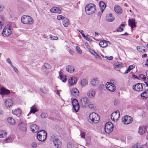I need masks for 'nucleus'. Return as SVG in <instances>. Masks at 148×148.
Here are the masks:
<instances>
[{"label":"nucleus","instance_id":"obj_12","mask_svg":"<svg viewBox=\"0 0 148 148\" xmlns=\"http://www.w3.org/2000/svg\"><path fill=\"white\" fill-rule=\"evenodd\" d=\"M89 101V99L86 97H84L80 99V103L84 107L87 106Z\"/></svg>","mask_w":148,"mask_h":148},{"label":"nucleus","instance_id":"obj_35","mask_svg":"<svg viewBox=\"0 0 148 148\" xmlns=\"http://www.w3.org/2000/svg\"><path fill=\"white\" fill-rule=\"evenodd\" d=\"M59 76L60 78V79L63 82H65L66 81L67 78L66 76L63 75H62L60 72H59Z\"/></svg>","mask_w":148,"mask_h":148},{"label":"nucleus","instance_id":"obj_39","mask_svg":"<svg viewBox=\"0 0 148 148\" xmlns=\"http://www.w3.org/2000/svg\"><path fill=\"white\" fill-rule=\"evenodd\" d=\"M133 148H144L143 145H141L137 144L136 145H134L132 147Z\"/></svg>","mask_w":148,"mask_h":148},{"label":"nucleus","instance_id":"obj_40","mask_svg":"<svg viewBox=\"0 0 148 148\" xmlns=\"http://www.w3.org/2000/svg\"><path fill=\"white\" fill-rule=\"evenodd\" d=\"M87 84V81L85 79H83L81 81V84L82 86H85Z\"/></svg>","mask_w":148,"mask_h":148},{"label":"nucleus","instance_id":"obj_3","mask_svg":"<svg viewBox=\"0 0 148 148\" xmlns=\"http://www.w3.org/2000/svg\"><path fill=\"white\" fill-rule=\"evenodd\" d=\"M50 140L53 142L55 146L57 148L60 147L61 143L59 140V137L56 135H53L51 136Z\"/></svg>","mask_w":148,"mask_h":148},{"label":"nucleus","instance_id":"obj_14","mask_svg":"<svg viewBox=\"0 0 148 148\" xmlns=\"http://www.w3.org/2000/svg\"><path fill=\"white\" fill-rule=\"evenodd\" d=\"M10 93V91L3 87L0 88V93L3 95H8Z\"/></svg>","mask_w":148,"mask_h":148},{"label":"nucleus","instance_id":"obj_13","mask_svg":"<svg viewBox=\"0 0 148 148\" xmlns=\"http://www.w3.org/2000/svg\"><path fill=\"white\" fill-rule=\"evenodd\" d=\"M123 121L125 124H128L132 122V118L130 116L127 115L125 116L124 118Z\"/></svg>","mask_w":148,"mask_h":148},{"label":"nucleus","instance_id":"obj_63","mask_svg":"<svg viewBox=\"0 0 148 148\" xmlns=\"http://www.w3.org/2000/svg\"><path fill=\"white\" fill-rule=\"evenodd\" d=\"M114 103L115 106H117L119 102L117 100H115L114 101Z\"/></svg>","mask_w":148,"mask_h":148},{"label":"nucleus","instance_id":"obj_52","mask_svg":"<svg viewBox=\"0 0 148 148\" xmlns=\"http://www.w3.org/2000/svg\"><path fill=\"white\" fill-rule=\"evenodd\" d=\"M114 65L115 68L120 67L121 66V65L118 63H116L114 64Z\"/></svg>","mask_w":148,"mask_h":148},{"label":"nucleus","instance_id":"obj_32","mask_svg":"<svg viewBox=\"0 0 148 148\" xmlns=\"http://www.w3.org/2000/svg\"><path fill=\"white\" fill-rule=\"evenodd\" d=\"M99 6L101 8V12H103L106 7V4L103 1H101L99 3Z\"/></svg>","mask_w":148,"mask_h":148},{"label":"nucleus","instance_id":"obj_55","mask_svg":"<svg viewBox=\"0 0 148 148\" xmlns=\"http://www.w3.org/2000/svg\"><path fill=\"white\" fill-rule=\"evenodd\" d=\"M135 67V66L133 65H130L128 66V68L129 69L130 71L133 69Z\"/></svg>","mask_w":148,"mask_h":148},{"label":"nucleus","instance_id":"obj_41","mask_svg":"<svg viewBox=\"0 0 148 148\" xmlns=\"http://www.w3.org/2000/svg\"><path fill=\"white\" fill-rule=\"evenodd\" d=\"M137 50L140 52H142V50L145 48L144 46H137L136 47Z\"/></svg>","mask_w":148,"mask_h":148},{"label":"nucleus","instance_id":"obj_29","mask_svg":"<svg viewBox=\"0 0 148 148\" xmlns=\"http://www.w3.org/2000/svg\"><path fill=\"white\" fill-rule=\"evenodd\" d=\"M99 45L100 47L105 48L108 45L107 41L105 40H103L102 41L100 42L99 43Z\"/></svg>","mask_w":148,"mask_h":148},{"label":"nucleus","instance_id":"obj_27","mask_svg":"<svg viewBox=\"0 0 148 148\" xmlns=\"http://www.w3.org/2000/svg\"><path fill=\"white\" fill-rule=\"evenodd\" d=\"M62 21V23L64 27H67L69 24V20L66 18H64Z\"/></svg>","mask_w":148,"mask_h":148},{"label":"nucleus","instance_id":"obj_50","mask_svg":"<svg viewBox=\"0 0 148 148\" xmlns=\"http://www.w3.org/2000/svg\"><path fill=\"white\" fill-rule=\"evenodd\" d=\"M96 58H101V56H99L97 53L95 52V53L92 54Z\"/></svg>","mask_w":148,"mask_h":148},{"label":"nucleus","instance_id":"obj_5","mask_svg":"<svg viewBox=\"0 0 148 148\" xmlns=\"http://www.w3.org/2000/svg\"><path fill=\"white\" fill-rule=\"evenodd\" d=\"M47 133L44 130L38 132V140L41 142L44 141L46 139Z\"/></svg>","mask_w":148,"mask_h":148},{"label":"nucleus","instance_id":"obj_42","mask_svg":"<svg viewBox=\"0 0 148 148\" xmlns=\"http://www.w3.org/2000/svg\"><path fill=\"white\" fill-rule=\"evenodd\" d=\"M40 91L43 93H47L48 92V90L45 88L40 89Z\"/></svg>","mask_w":148,"mask_h":148},{"label":"nucleus","instance_id":"obj_53","mask_svg":"<svg viewBox=\"0 0 148 148\" xmlns=\"http://www.w3.org/2000/svg\"><path fill=\"white\" fill-rule=\"evenodd\" d=\"M6 61L8 63L10 64L11 66H12V62H11V61L10 59V58H7L6 60Z\"/></svg>","mask_w":148,"mask_h":148},{"label":"nucleus","instance_id":"obj_25","mask_svg":"<svg viewBox=\"0 0 148 148\" xmlns=\"http://www.w3.org/2000/svg\"><path fill=\"white\" fill-rule=\"evenodd\" d=\"M90 83L93 86H97L99 83L98 78H95L91 79Z\"/></svg>","mask_w":148,"mask_h":148},{"label":"nucleus","instance_id":"obj_28","mask_svg":"<svg viewBox=\"0 0 148 148\" xmlns=\"http://www.w3.org/2000/svg\"><path fill=\"white\" fill-rule=\"evenodd\" d=\"M36 111H37V106L36 105H34L31 108L30 111L27 116H28L29 114H34Z\"/></svg>","mask_w":148,"mask_h":148},{"label":"nucleus","instance_id":"obj_49","mask_svg":"<svg viewBox=\"0 0 148 148\" xmlns=\"http://www.w3.org/2000/svg\"><path fill=\"white\" fill-rule=\"evenodd\" d=\"M80 135L81 138H85V134L84 132L81 131L80 132Z\"/></svg>","mask_w":148,"mask_h":148},{"label":"nucleus","instance_id":"obj_8","mask_svg":"<svg viewBox=\"0 0 148 148\" xmlns=\"http://www.w3.org/2000/svg\"><path fill=\"white\" fill-rule=\"evenodd\" d=\"M145 86V84H144L141 83H138L133 86V88L135 91H141L143 90V87Z\"/></svg>","mask_w":148,"mask_h":148},{"label":"nucleus","instance_id":"obj_36","mask_svg":"<svg viewBox=\"0 0 148 148\" xmlns=\"http://www.w3.org/2000/svg\"><path fill=\"white\" fill-rule=\"evenodd\" d=\"M6 132L3 131H0V138H3L5 137L7 135Z\"/></svg>","mask_w":148,"mask_h":148},{"label":"nucleus","instance_id":"obj_18","mask_svg":"<svg viewBox=\"0 0 148 148\" xmlns=\"http://www.w3.org/2000/svg\"><path fill=\"white\" fill-rule=\"evenodd\" d=\"M50 11L52 13H55L60 14L61 13V11L60 9L57 7H53L50 10Z\"/></svg>","mask_w":148,"mask_h":148},{"label":"nucleus","instance_id":"obj_21","mask_svg":"<svg viewBox=\"0 0 148 148\" xmlns=\"http://www.w3.org/2000/svg\"><path fill=\"white\" fill-rule=\"evenodd\" d=\"M12 112L13 114L18 116H20L22 112L21 110L20 109L18 108L15 109L14 111L12 110Z\"/></svg>","mask_w":148,"mask_h":148},{"label":"nucleus","instance_id":"obj_24","mask_svg":"<svg viewBox=\"0 0 148 148\" xmlns=\"http://www.w3.org/2000/svg\"><path fill=\"white\" fill-rule=\"evenodd\" d=\"M66 70L69 72L73 73L74 72L75 69L73 66L68 65L66 67Z\"/></svg>","mask_w":148,"mask_h":148},{"label":"nucleus","instance_id":"obj_37","mask_svg":"<svg viewBox=\"0 0 148 148\" xmlns=\"http://www.w3.org/2000/svg\"><path fill=\"white\" fill-rule=\"evenodd\" d=\"M4 23V19L3 18L0 16V29L1 28Z\"/></svg>","mask_w":148,"mask_h":148},{"label":"nucleus","instance_id":"obj_58","mask_svg":"<svg viewBox=\"0 0 148 148\" xmlns=\"http://www.w3.org/2000/svg\"><path fill=\"white\" fill-rule=\"evenodd\" d=\"M143 80L144 81V82L145 84L148 83V77H146V78H145Z\"/></svg>","mask_w":148,"mask_h":148},{"label":"nucleus","instance_id":"obj_31","mask_svg":"<svg viewBox=\"0 0 148 148\" xmlns=\"http://www.w3.org/2000/svg\"><path fill=\"white\" fill-rule=\"evenodd\" d=\"M69 82L71 85H73L76 83L77 80L75 77H71L69 79Z\"/></svg>","mask_w":148,"mask_h":148},{"label":"nucleus","instance_id":"obj_22","mask_svg":"<svg viewBox=\"0 0 148 148\" xmlns=\"http://www.w3.org/2000/svg\"><path fill=\"white\" fill-rule=\"evenodd\" d=\"M19 126V129L22 131H25L26 130V128L25 125L22 122L19 123L18 124Z\"/></svg>","mask_w":148,"mask_h":148},{"label":"nucleus","instance_id":"obj_6","mask_svg":"<svg viewBox=\"0 0 148 148\" xmlns=\"http://www.w3.org/2000/svg\"><path fill=\"white\" fill-rule=\"evenodd\" d=\"M12 27L10 25H7L3 29L2 35L4 37L9 36L12 34Z\"/></svg>","mask_w":148,"mask_h":148},{"label":"nucleus","instance_id":"obj_4","mask_svg":"<svg viewBox=\"0 0 148 148\" xmlns=\"http://www.w3.org/2000/svg\"><path fill=\"white\" fill-rule=\"evenodd\" d=\"M89 119L90 123H98L99 120V116L94 112L91 113L89 115Z\"/></svg>","mask_w":148,"mask_h":148},{"label":"nucleus","instance_id":"obj_43","mask_svg":"<svg viewBox=\"0 0 148 148\" xmlns=\"http://www.w3.org/2000/svg\"><path fill=\"white\" fill-rule=\"evenodd\" d=\"M75 48L77 51L78 53L81 54L82 53V50L78 46H76Z\"/></svg>","mask_w":148,"mask_h":148},{"label":"nucleus","instance_id":"obj_30","mask_svg":"<svg viewBox=\"0 0 148 148\" xmlns=\"http://www.w3.org/2000/svg\"><path fill=\"white\" fill-rule=\"evenodd\" d=\"M145 127L144 126H141L140 127L138 131V133L142 135L145 132Z\"/></svg>","mask_w":148,"mask_h":148},{"label":"nucleus","instance_id":"obj_56","mask_svg":"<svg viewBox=\"0 0 148 148\" xmlns=\"http://www.w3.org/2000/svg\"><path fill=\"white\" fill-rule=\"evenodd\" d=\"M11 66L13 69L14 70L15 72L17 73L18 72L17 69L13 65H12Z\"/></svg>","mask_w":148,"mask_h":148},{"label":"nucleus","instance_id":"obj_57","mask_svg":"<svg viewBox=\"0 0 148 148\" xmlns=\"http://www.w3.org/2000/svg\"><path fill=\"white\" fill-rule=\"evenodd\" d=\"M84 38L85 40L90 42L92 41L91 38L90 37H88L87 36H86Z\"/></svg>","mask_w":148,"mask_h":148},{"label":"nucleus","instance_id":"obj_61","mask_svg":"<svg viewBox=\"0 0 148 148\" xmlns=\"http://www.w3.org/2000/svg\"><path fill=\"white\" fill-rule=\"evenodd\" d=\"M132 77L136 79H139V77H138L136 75H132Z\"/></svg>","mask_w":148,"mask_h":148},{"label":"nucleus","instance_id":"obj_7","mask_svg":"<svg viewBox=\"0 0 148 148\" xmlns=\"http://www.w3.org/2000/svg\"><path fill=\"white\" fill-rule=\"evenodd\" d=\"M113 125L112 123L110 122L107 123L105 126V131L107 134L110 133L113 130Z\"/></svg>","mask_w":148,"mask_h":148},{"label":"nucleus","instance_id":"obj_47","mask_svg":"<svg viewBox=\"0 0 148 148\" xmlns=\"http://www.w3.org/2000/svg\"><path fill=\"white\" fill-rule=\"evenodd\" d=\"M65 17H63L62 15H58L57 17V18L58 20H62V21L63 20V18Z\"/></svg>","mask_w":148,"mask_h":148},{"label":"nucleus","instance_id":"obj_51","mask_svg":"<svg viewBox=\"0 0 148 148\" xmlns=\"http://www.w3.org/2000/svg\"><path fill=\"white\" fill-rule=\"evenodd\" d=\"M32 148H36L37 143L36 142H33L32 144Z\"/></svg>","mask_w":148,"mask_h":148},{"label":"nucleus","instance_id":"obj_26","mask_svg":"<svg viewBox=\"0 0 148 148\" xmlns=\"http://www.w3.org/2000/svg\"><path fill=\"white\" fill-rule=\"evenodd\" d=\"M115 11L119 14H121L122 13L121 8L119 6H115L114 7Z\"/></svg>","mask_w":148,"mask_h":148},{"label":"nucleus","instance_id":"obj_44","mask_svg":"<svg viewBox=\"0 0 148 148\" xmlns=\"http://www.w3.org/2000/svg\"><path fill=\"white\" fill-rule=\"evenodd\" d=\"M44 66L46 69H50L51 68V66L49 64L47 63H45Z\"/></svg>","mask_w":148,"mask_h":148},{"label":"nucleus","instance_id":"obj_48","mask_svg":"<svg viewBox=\"0 0 148 148\" xmlns=\"http://www.w3.org/2000/svg\"><path fill=\"white\" fill-rule=\"evenodd\" d=\"M47 114L46 113H42L41 115V117L42 118H45L47 117Z\"/></svg>","mask_w":148,"mask_h":148},{"label":"nucleus","instance_id":"obj_34","mask_svg":"<svg viewBox=\"0 0 148 148\" xmlns=\"http://www.w3.org/2000/svg\"><path fill=\"white\" fill-rule=\"evenodd\" d=\"M37 125L36 124L32 125L30 126V130L33 132H37V130L36 129Z\"/></svg>","mask_w":148,"mask_h":148},{"label":"nucleus","instance_id":"obj_9","mask_svg":"<svg viewBox=\"0 0 148 148\" xmlns=\"http://www.w3.org/2000/svg\"><path fill=\"white\" fill-rule=\"evenodd\" d=\"M106 87L108 90L111 92H114L116 89L115 85L111 83L107 82L106 84Z\"/></svg>","mask_w":148,"mask_h":148},{"label":"nucleus","instance_id":"obj_10","mask_svg":"<svg viewBox=\"0 0 148 148\" xmlns=\"http://www.w3.org/2000/svg\"><path fill=\"white\" fill-rule=\"evenodd\" d=\"M72 105L73 109L76 112H77L79 108V106L77 100L74 99L72 100Z\"/></svg>","mask_w":148,"mask_h":148},{"label":"nucleus","instance_id":"obj_62","mask_svg":"<svg viewBox=\"0 0 148 148\" xmlns=\"http://www.w3.org/2000/svg\"><path fill=\"white\" fill-rule=\"evenodd\" d=\"M130 70L129 69L127 68V70L125 71L124 73V74H127L130 71Z\"/></svg>","mask_w":148,"mask_h":148},{"label":"nucleus","instance_id":"obj_15","mask_svg":"<svg viewBox=\"0 0 148 148\" xmlns=\"http://www.w3.org/2000/svg\"><path fill=\"white\" fill-rule=\"evenodd\" d=\"M115 17L112 14L110 13L109 14H107L106 15V19L108 21L113 22L115 20Z\"/></svg>","mask_w":148,"mask_h":148},{"label":"nucleus","instance_id":"obj_19","mask_svg":"<svg viewBox=\"0 0 148 148\" xmlns=\"http://www.w3.org/2000/svg\"><path fill=\"white\" fill-rule=\"evenodd\" d=\"M13 102L12 100L10 99H5V103L6 107L8 108L12 106Z\"/></svg>","mask_w":148,"mask_h":148},{"label":"nucleus","instance_id":"obj_54","mask_svg":"<svg viewBox=\"0 0 148 148\" xmlns=\"http://www.w3.org/2000/svg\"><path fill=\"white\" fill-rule=\"evenodd\" d=\"M139 77L142 79L143 80L145 79V78H146V76L142 74H140L139 75Z\"/></svg>","mask_w":148,"mask_h":148},{"label":"nucleus","instance_id":"obj_16","mask_svg":"<svg viewBox=\"0 0 148 148\" xmlns=\"http://www.w3.org/2000/svg\"><path fill=\"white\" fill-rule=\"evenodd\" d=\"M79 92L78 90L76 88H73L71 90V95L74 97H76L79 95Z\"/></svg>","mask_w":148,"mask_h":148},{"label":"nucleus","instance_id":"obj_33","mask_svg":"<svg viewBox=\"0 0 148 148\" xmlns=\"http://www.w3.org/2000/svg\"><path fill=\"white\" fill-rule=\"evenodd\" d=\"M8 121L9 123L11 125H13L15 123V121L12 118L10 117L8 119Z\"/></svg>","mask_w":148,"mask_h":148},{"label":"nucleus","instance_id":"obj_1","mask_svg":"<svg viewBox=\"0 0 148 148\" xmlns=\"http://www.w3.org/2000/svg\"><path fill=\"white\" fill-rule=\"evenodd\" d=\"M95 5L91 3L86 5L85 8L86 12L87 14L90 15L94 12L96 10Z\"/></svg>","mask_w":148,"mask_h":148},{"label":"nucleus","instance_id":"obj_2","mask_svg":"<svg viewBox=\"0 0 148 148\" xmlns=\"http://www.w3.org/2000/svg\"><path fill=\"white\" fill-rule=\"evenodd\" d=\"M21 22L24 24L31 25L34 23L32 17L28 15H25L23 16L21 18Z\"/></svg>","mask_w":148,"mask_h":148},{"label":"nucleus","instance_id":"obj_60","mask_svg":"<svg viewBox=\"0 0 148 148\" xmlns=\"http://www.w3.org/2000/svg\"><path fill=\"white\" fill-rule=\"evenodd\" d=\"M88 106L90 108H92L94 107V105L92 103L89 104Z\"/></svg>","mask_w":148,"mask_h":148},{"label":"nucleus","instance_id":"obj_11","mask_svg":"<svg viewBox=\"0 0 148 148\" xmlns=\"http://www.w3.org/2000/svg\"><path fill=\"white\" fill-rule=\"evenodd\" d=\"M120 116V113L119 110L113 112L111 115V119L114 121L117 120Z\"/></svg>","mask_w":148,"mask_h":148},{"label":"nucleus","instance_id":"obj_17","mask_svg":"<svg viewBox=\"0 0 148 148\" xmlns=\"http://www.w3.org/2000/svg\"><path fill=\"white\" fill-rule=\"evenodd\" d=\"M128 24L132 29L136 26V22L134 19H129L128 20Z\"/></svg>","mask_w":148,"mask_h":148},{"label":"nucleus","instance_id":"obj_38","mask_svg":"<svg viewBox=\"0 0 148 148\" xmlns=\"http://www.w3.org/2000/svg\"><path fill=\"white\" fill-rule=\"evenodd\" d=\"M124 24H121L120 27L117 29V31L118 32L123 31V27L124 26Z\"/></svg>","mask_w":148,"mask_h":148},{"label":"nucleus","instance_id":"obj_45","mask_svg":"<svg viewBox=\"0 0 148 148\" xmlns=\"http://www.w3.org/2000/svg\"><path fill=\"white\" fill-rule=\"evenodd\" d=\"M50 39L52 40H57L58 39V38L56 36H50Z\"/></svg>","mask_w":148,"mask_h":148},{"label":"nucleus","instance_id":"obj_64","mask_svg":"<svg viewBox=\"0 0 148 148\" xmlns=\"http://www.w3.org/2000/svg\"><path fill=\"white\" fill-rule=\"evenodd\" d=\"M145 65L146 66H148V58L147 59L146 61Z\"/></svg>","mask_w":148,"mask_h":148},{"label":"nucleus","instance_id":"obj_23","mask_svg":"<svg viewBox=\"0 0 148 148\" xmlns=\"http://www.w3.org/2000/svg\"><path fill=\"white\" fill-rule=\"evenodd\" d=\"M148 89L143 91L141 94V97L143 99H146L147 98L148 95Z\"/></svg>","mask_w":148,"mask_h":148},{"label":"nucleus","instance_id":"obj_46","mask_svg":"<svg viewBox=\"0 0 148 148\" xmlns=\"http://www.w3.org/2000/svg\"><path fill=\"white\" fill-rule=\"evenodd\" d=\"M73 147V144L69 142L67 144V147L68 148H72Z\"/></svg>","mask_w":148,"mask_h":148},{"label":"nucleus","instance_id":"obj_59","mask_svg":"<svg viewBox=\"0 0 148 148\" xmlns=\"http://www.w3.org/2000/svg\"><path fill=\"white\" fill-rule=\"evenodd\" d=\"M105 58H106L107 59H108V60H112L113 58V57L112 56H110V57H108L107 56H105Z\"/></svg>","mask_w":148,"mask_h":148},{"label":"nucleus","instance_id":"obj_20","mask_svg":"<svg viewBox=\"0 0 148 148\" xmlns=\"http://www.w3.org/2000/svg\"><path fill=\"white\" fill-rule=\"evenodd\" d=\"M95 94V90L93 89H91L88 92V96L90 98L94 97Z\"/></svg>","mask_w":148,"mask_h":148}]
</instances>
